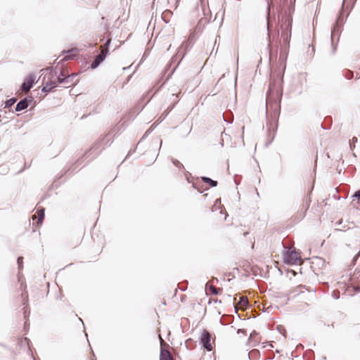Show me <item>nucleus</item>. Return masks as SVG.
I'll list each match as a JSON object with an SVG mask.
<instances>
[{
	"instance_id": "obj_7",
	"label": "nucleus",
	"mask_w": 360,
	"mask_h": 360,
	"mask_svg": "<svg viewBox=\"0 0 360 360\" xmlns=\"http://www.w3.org/2000/svg\"><path fill=\"white\" fill-rule=\"evenodd\" d=\"M36 75L33 73H30L22 82L20 89L27 92L30 91L35 83Z\"/></svg>"
},
{
	"instance_id": "obj_33",
	"label": "nucleus",
	"mask_w": 360,
	"mask_h": 360,
	"mask_svg": "<svg viewBox=\"0 0 360 360\" xmlns=\"http://www.w3.org/2000/svg\"><path fill=\"white\" fill-rule=\"evenodd\" d=\"M310 200L307 202V204L305 205V207H306V210L309 209V205H310Z\"/></svg>"
},
{
	"instance_id": "obj_25",
	"label": "nucleus",
	"mask_w": 360,
	"mask_h": 360,
	"mask_svg": "<svg viewBox=\"0 0 360 360\" xmlns=\"http://www.w3.org/2000/svg\"><path fill=\"white\" fill-rule=\"evenodd\" d=\"M277 329L278 330V331L280 332V333L283 334L284 336L285 335V328L283 326H277Z\"/></svg>"
},
{
	"instance_id": "obj_15",
	"label": "nucleus",
	"mask_w": 360,
	"mask_h": 360,
	"mask_svg": "<svg viewBox=\"0 0 360 360\" xmlns=\"http://www.w3.org/2000/svg\"><path fill=\"white\" fill-rule=\"evenodd\" d=\"M201 179L204 183L209 184L211 187H216L218 184L217 181L207 176H202Z\"/></svg>"
},
{
	"instance_id": "obj_28",
	"label": "nucleus",
	"mask_w": 360,
	"mask_h": 360,
	"mask_svg": "<svg viewBox=\"0 0 360 360\" xmlns=\"http://www.w3.org/2000/svg\"><path fill=\"white\" fill-rule=\"evenodd\" d=\"M354 199L360 200V190L356 191L352 195Z\"/></svg>"
},
{
	"instance_id": "obj_44",
	"label": "nucleus",
	"mask_w": 360,
	"mask_h": 360,
	"mask_svg": "<svg viewBox=\"0 0 360 360\" xmlns=\"http://www.w3.org/2000/svg\"><path fill=\"white\" fill-rule=\"evenodd\" d=\"M162 140H160V146L162 145Z\"/></svg>"
},
{
	"instance_id": "obj_22",
	"label": "nucleus",
	"mask_w": 360,
	"mask_h": 360,
	"mask_svg": "<svg viewBox=\"0 0 360 360\" xmlns=\"http://www.w3.org/2000/svg\"><path fill=\"white\" fill-rule=\"evenodd\" d=\"M44 218V209L41 208L40 210H39L38 223L41 224Z\"/></svg>"
},
{
	"instance_id": "obj_2",
	"label": "nucleus",
	"mask_w": 360,
	"mask_h": 360,
	"mask_svg": "<svg viewBox=\"0 0 360 360\" xmlns=\"http://www.w3.org/2000/svg\"><path fill=\"white\" fill-rule=\"evenodd\" d=\"M112 143V141L111 139V137L109 136L108 135L105 136L101 139H100L99 141L94 143V145L86 154V158L89 157L91 155L92 157L91 158L96 157L102 150H103L105 147L110 146Z\"/></svg>"
},
{
	"instance_id": "obj_4",
	"label": "nucleus",
	"mask_w": 360,
	"mask_h": 360,
	"mask_svg": "<svg viewBox=\"0 0 360 360\" xmlns=\"http://www.w3.org/2000/svg\"><path fill=\"white\" fill-rule=\"evenodd\" d=\"M111 40L108 39L104 45L101 47L100 53L96 56L93 62L91 63V68L95 69L99 66V65L105 59L108 52L109 46Z\"/></svg>"
},
{
	"instance_id": "obj_9",
	"label": "nucleus",
	"mask_w": 360,
	"mask_h": 360,
	"mask_svg": "<svg viewBox=\"0 0 360 360\" xmlns=\"http://www.w3.org/2000/svg\"><path fill=\"white\" fill-rule=\"evenodd\" d=\"M32 96H27L24 98L21 99L15 105V110L16 112H20L23 110H25L28 108L30 103L32 101Z\"/></svg>"
},
{
	"instance_id": "obj_14",
	"label": "nucleus",
	"mask_w": 360,
	"mask_h": 360,
	"mask_svg": "<svg viewBox=\"0 0 360 360\" xmlns=\"http://www.w3.org/2000/svg\"><path fill=\"white\" fill-rule=\"evenodd\" d=\"M179 51H180L179 50L178 53L176 55H174L172 58V59H171V63H175L179 59V58L181 57L179 60L177 62V64L176 65V66L173 68V70L172 71V73H173L175 71V70L176 69V68L178 67L179 64L180 63V62L181 61V60L183 59V58L184 57V56L186 54V53H184L181 56H179Z\"/></svg>"
},
{
	"instance_id": "obj_8",
	"label": "nucleus",
	"mask_w": 360,
	"mask_h": 360,
	"mask_svg": "<svg viewBox=\"0 0 360 360\" xmlns=\"http://www.w3.org/2000/svg\"><path fill=\"white\" fill-rule=\"evenodd\" d=\"M77 76V74H71L66 75L64 78L58 77L57 83L66 84L68 85L67 87L70 86L77 82V79H76Z\"/></svg>"
},
{
	"instance_id": "obj_5",
	"label": "nucleus",
	"mask_w": 360,
	"mask_h": 360,
	"mask_svg": "<svg viewBox=\"0 0 360 360\" xmlns=\"http://www.w3.org/2000/svg\"><path fill=\"white\" fill-rule=\"evenodd\" d=\"M302 259L298 252L295 250H290L288 249L284 255V262L289 265H296L301 263Z\"/></svg>"
},
{
	"instance_id": "obj_21",
	"label": "nucleus",
	"mask_w": 360,
	"mask_h": 360,
	"mask_svg": "<svg viewBox=\"0 0 360 360\" xmlns=\"http://www.w3.org/2000/svg\"><path fill=\"white\" fill-rule=\"evenodd\" d=\"M353 75H354L353 72L351 70H346L345 71V72L343 73V76L347 79H351L353 77Z\"/></svg>"
},
{
	"instance_id": "obj_13",
	"label": "nucleus",
	"mask_w": 360,
	"mask_h": 360,
	"mask_svg": "<svg viewBox=\"0 0 360 360\" xmlns=\"http://www.w3.org/2000/svg\"><path fill=\"white\" fill-rule=\"evenodd\" d=\"M63 53H65L66 55L63 57L60 62L72 60L76 56V54L75 53V50L73 49L68 50L67 51H63Z\"/></svg>"
},
{
	"instance_id": "obj_42",
	"label": "nucleus",
	"mask_w": 360,
	"mask_h": 360,
	"mask_svg": "<svg viewBox=\"0 0 360 360\" xmlns=\"http://www.w3.org/2000/svg\"><path fill=\"white\" fill-rule=\"evenodd\" d=\"M276 35L278 36V31L276 32Z\"/></svg>"
},
{
	"instance_id": "obj_20",
	"label": "nucleus",
	"mask_w": 360,
	"mask_h": 360,
	"mask_svg": "<svg viewBox=\"0 0 360 360\" xmlns=\"http://www.w3.org/2000/svg\"><path fill=\"white\" fill-rule=\"evenodd\" d=\"M20 343L21 347L26 346L28 347L29 349H30V345L31 342L29 338H23L22 340H20Z\"/></svg>"
},
{
	"instance_id": "obj_36",
	"label": "nucleus",
	"mask_w": 360,
	"mask_h": 360,
	"mask_svg": "<svg viewBox=\"0 0 360 360\" xmlns=\"http://www.w3.org/2000/svg\"><path fill=\"white\" fill-rule=\"evenodd\" d=\"M0 346L3 347H6V345L2 342H0Z\"/></svg>"
},
{
	"instance_id": "obj_40",
	"label": "nucleus",
	"mask_w": 360,
	"mask_h": 360,
	"mask_svg": "<svg viewBox=\"0 0 360 360\" xmlns=\"http://www.w3.org/2000/svg\"><path fill=\"white\" fill-rule=\"evenodd\" d=\"M234 181L236 183V185H238L239 183H238V181L236 180V179H234Z\"/></svg>"
},
{
	"instance_id": "obj_37",
	"label": "nucleus",
	"mask_w": 360,
	"mask_h": 360,
	"mask_svg": "<svg viewBox=\"0 0 360 360\" xmlns=\"http://www.w3.org/2000/svg\"><path fill=\"white\" fill-rule=\"evenodd\" d=\"M224 121L227 122L228 123H232V120H226L224 117Z\"/></svg>"
},
{
	"instance_id": "obj_18",
	"label": "nucleus",
	"mask_w": 360,
	"mask_h": 360,
	"mask_svg": "<svg viewBox=\"0 0 360 360\" xmlns=\"http://www.w3.org/2000/svg\"><path fill=\"white\" fill-rule=\"evenodd\" d=\"M238 304L242 307H246L248 305V298L244 296H239Z\"/></svg>"
},
{
	"instance_id": "obj_31",
	"label": "nucleus",
	"mask_w": 360,
	"mask_h": 360,
	"mask_svg": "<svg viewBox=\"0 0 360 360\" xmlns=\"http://www.w3.org/2000/svg\"><path fill=\"white\" fill-rule=\"evenodd\" d=\"M149 133H150V129L146 131V132L144 134V135L143 136V137H142V139L141 140L143 139L146 136H148L149 134ZM141 141H140L139 142V143H140Z\"/></svg>"
},
{
	"instance_id": "obj_41",
	"label": "nucleus",
	"mask_w": 360,
	"mask_h": 360,
	"mask_svg": "<svg viewBox=\"0 0 360 360\" xmlns=\"http://www.w3.org/2000/svg\"><path fill=\"white\" fill-rule=\"evenodd\" d=\"M355 290L357 291V292H360V288H356Z\"/></svg>"
},
{
	"instance_id": "obj_30",
	"label": "nucleus",
	"mask_w": 360,
	"mask_h": 360,
	"mask_svg": "<svg viewBox=\"0 0 360 360\" xmlns=\"http://www.w3.org/2000/svg\"><path fill=\"white\" fill-rule=\"evenodd\" d=\"M149 133H150V129L146 131V132L144 134V135L143 136V137H142V139L141 140L143 139L146 136H148L149 134ZM141 141H140L139 142V143H140Z\"/></svg>"
},
{
	"instance_id": "obj_32",
	"label": "nucleus",
	"mask_w": 360,
	"mask_h": 360,
	"mask_svg": "<svg viewBox=\"0 0 360 360\" xmlns=\"http://www.w3.org/2000/svg\"><path fill=\"white\" fill-rule=\"evenodd\" d=\"M267 30H268V37L270 39V31H269V19H267Z\"/></svg>"
},
{
	"instance_id": "obj_29",
	"label": "nucleus",
	"mask_w": 360,
	"mask_h": 360,
	"mask_svg": "<svg viewBox=\"0 0 360 360\" xmlns=\"http://www.w3.org/2000/svg\"><path fill=\"white\" fill-rule=\"evenodd\" d=\"M149 133H150V129L146 131V132L144 134V135L143 136V137H142V139L141 140L143 139L146 136H148L149 134ZM141 141H140L139 142V143H140Z\"/></svg>"
},
{
	"instance_id": "obj_16",
	"label": "nucleus",
	"mask_w": 360,
	"mask_h": 360,
	"mask_svg": "<svg viewBox=\"0 0 360 360\" xmlns=\"http://www.w3.org/2000/svg\"><path fill=\"white\" fill-rule=\"evenodd\" d=\"M248 356L250 360H257L259 356V352L257 349H252Z\"/></svg>"
},
{
	"instance_id": "obj_10",
	"label": "nucleus",
	"mask_w": 360,
	"mask_h": 360,
	"mask_svg": "<svg viewBox=\"0 0 360 360\" xmlns=\"http://www.w3.org/2000/svg\"><path fill=\"white\" fill-rule=\"evenodd\" d=\"M57 86V83L53 81H47L45 82V77L43 79V86L41 91L43 92L47 93L52 91L54 88Z\"/></svg>"
},
{
	"instance_id": "obj_19",
	"label": "nucleus",
	"mask_w": 360,
	"mask_h": 360,
	"mask_svg": "<svg viewBox=\"0 0 360 360\" xmlns=\"http://www.w3.org/2000/svg\"><path fill=\"white\" fill-rule=\"evenodd\" d=\"M16 101L17 98L15 97L6 100L5 102V108H11L13 105H14L16 103Z\"/></svg>"
},
{
	"instance_id": "obj_12",
	"label": "nucleus",
	"mask_w": 360,
	"mask_h": 360,
	"mask_svg": "<svg viewBox=\"0 0 360 360\" xmlns=\"http://www.w3.org/2000/svg\"><path fill=\"white\" fill-rule=\"evenodd\" d=\"M49 69L51 70L50 75L51 77L57 76V77H60L62 78H64L66 76L65 75V73L63 72V71H62L61 70H58L57 67H56L55 68H47L46 70H49Z\"/></svg>"
},
{
	"instance_id": "obj_43",
	"label": "nucleus",
	"mask_w": 360,
	"mask_h": 360,
	"mask_svg": "<svg viewBox=\"0 0 360 360\" xmlns=\"http://www.w3.org/2000/svg\"><path fill=\"white\" fill-rule=\"evenodd\" d=\"M127 68H129V67H127V68H123V70H126Z\"/></svg>"
},
{
	"instance_id": "obj_27",
	"label": "nucleus",
	"mask_w": 360,
	"mask_h": 360,
	"mask_svg": "<svg viewBox=\"0 0 360 360\" xmlns=\"http://www.w3.org/2000/svg\"><path fill=\"white\" fill-rule=\"evenodd\" d=\"M189 342H192L193 340L191 339H188V340H186V342H185V347H186L187 350L192 349V347L189 345Z\"/></svg>"
},
{
	"instance_id": "obj_6",
	"label": "nucleus",
	"mask_w": 360,
	"mask_h": 360,
	"mask_svg": "<svg viewBox=\"0 0 360 360\" xmlns=\"http://www.w3.org/2000/svg\"><path fill=\"white\" fill-rule=\"evenodd\" d=\"M211 334L210 333L204 329L202 333L199 338L200 344L202 347L205 349L207 352H211L213 349L212 345L211 344Z\"/></svg>"
},
{
	"instance_id": "obj_23",
	"label": "nucleus",
	"mask_w": 360,
	"mask_h": 360,
	"mask_svg": "<svg viewBox=\"0 0 360 360\" xmlns=\"http://www.w3.org/2000/svg\"><path fill=\"white\" fill-rule=\"evenodd\" d=\"M22 260H23V258L22 257H18L17 262H18V269L20 271L22 270V267H23V261Z\"/></svg>"
},
{
	"instance_id": "obj_35",
	"label": "nucleus",
	"mask_w": 360,
	"mask_h": 360,
	"mask_svg": "<svg viewBox=\"0 0 360 360\" xmlns=\"http://www.w3.org/2000/svg\"><path fill=\"white\" fill-rule=\"evenodd\" d=\"M352 140L353 142H357V138L356 137H353Z\"/></svg>"
},
{
	"instance_id": "obj_26",
	"label": "nucleus",
	"mask_w": 360,
	"mask_h": 360,
	"mask_svg": "<svg viewBox=\"0 0 360 360\" xmlns=\"http://www.w3.org/2000/svg\"><path fill=\"white\" fill-rule=\"evenodd\" d=\"M172 162H173V164H174L176 167H179V168H180V167H183V165H182V164L179 161V160H174V159H173V160H172Z\"/></svg>"
},
{
	"instance_id": "obj_3",
	"label": "nucleus",
	"mask_w": 360,
	"mask_h": 360,
	"mask_svg": "<svg viewBox=\"0 0 360 360\" xmlns=\"http://www.w3.org/2000/svg\"><path fill=\"white\" fill-rule=\"evenodd\" d=\"M283 92L279 85L270 84L266 93V103H275L280 105L282 99Z\"/></svg>"
},
{
	"instance_id": "obj_38",
	"label": "nucleus",
	"mask_w": 360,
	"mask_h": 360,
	"mask_svg": "<svg viewBox=\"0 0 360 360\" xmlns=\"http://www.w3.org/2000/svg\"><path fill=\"white\" fill-rule=\"evenodd\" d=\"M134 150H129L128 153V155H130Z\"/></svg>"
},
{
	"instance_id": "obj_24",
	"label": "nucleus",
	"mask_w": 360,
	"mask_h": 360,
	"mask_svg": "<svg viewBox=\"0 0 360 360\" xmlns=\"http://www.w3.org/2000/svg\"><path fill=\"white\" fill-rule=\"evenodd\" d=\"M332 297L335 299V300H338L340 298V292L338 290H333V293H332Z\"/></svg>"
},
{
	"instance_id": "obj_11",
	"label": "nucleus",
	"mask_w": 360,
	"mask_h": 360,
	"mask_svg": "<svg viewBox=\"0 0 360 360\" xmlns=\"http://www.w3.org/2000/svg\"><path fill=\"white\" fill-rule=\"evenodd\" d=\"M160 360H174V359L172 358L171 353L168 349L161 347L160 354Z\"/></svg>"
},
{
	"instance_id": "obj_39",
	"label": "nucleus",
	"mask_w": 360,
	"mask_h": 360,
	"mask_svg": "<svg viewBox=\"0 0 360 360\" xmlns=\"http://www.w3.org/2000/svg\"><path fill=\"white\" fill-rule=\"evenodd\" d=\"M193 186L200 192V193H202V191L198 190V188L195 186V185L194 184Z\"/></svg>"
},
{
	"instance_id": "obj_17",
	"label": "nucleus",
	"mask_w": 360,
	"mask_h": 360,
	"mask_svg": "<svg viewBox=\"0 0 360 360\" xmlns=\"http://www.w3.org/2000/svg\"><path fill=\"white\" fill-rule=\"evenodd\" d=\"M205 287H206V288H209V290L212 295H219L222 291L221 289L217 288L216 287H214L212 285H208V283L206 284Z\"/></svg>"
},
{
	"instance_id": "obj_34",
	"label": "nucleus",
	"mask_w": 360,
	"mask_h": 360,
	"mask_svg": "<svg viewBox=\"0 0 360 360\" xmlns=\"http://www.w3.org/2000/svg\"><path fill=\"white\" fill-rule=\"evenodd\" d=\"M188 43L187 41H184L181 44V46H180V49H183L184 46H187Z\"/></svg>"
},
{
	"instance_id": "obj_1",
	"label": "nucleus",
	"mask_w": 360,
	"mask_h": 360,
	"mask_svg": "<svg viewBox=\"0 0 360 360\" xmlns=\"http://www.w3.org/2000/svg\"><path fill=\"white\" fill-rule=\"evenodd\" d=\"M345 0L342 1V8L338 14V16L336 19L335 22L333 25V27L331 30L330 34V41H331V46H332V54H335L337 50V44L334 42V39L335 35H338V41H339L340 34L342 30V27L344 24L345 23L346 18L348 15V14L346 15V17L343 16V11H344V4Z\"/></svg>"
}]
</instances>
